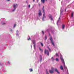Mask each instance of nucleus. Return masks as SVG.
Masks as SVG:
<instances>
[{"instance_id": "obj_1", "label": "nucleus", "mask_w": 74, "mask_h": 74, "mask_svg": "<svg viewBox=\"0 0 74 74\" xmlns=\"http://www.w3.org/2000/svg\"><path fill=\"white\" fill-rule=\"evenodd\" d=\"M50 40L52 45H53L54 47L55 46V44H54V42H53V39H52V37H50Z\"/></svg>"}, {"instance_id": "obj_2", "label": "nucleus", "mask_w": 74, "mask_h": 74, "mask_svg": "<svg viewBox=\"0 0 74 74\" xmlns=\"http://www.w3.org/2000/svg\"><path fill=\"white\" fill-rule=\"evenodd\" d=\"M49 71L50 73H51V74H53V73L54 72V69L53 68H51V70H49Z\"/></svg>"}, {"instance_id": "obj_3", "label": "nucleus", "mask_w": 74, "mask_h": 74, "mask_svg": "<svg viewBox=\"0 0 74 74\" xmlns=\"http://www.w3.org/2000/svg\"><path fill=\"white\" fill-rule=\"evenodd\" d=\"M45 54H47V55L48 56H49V51H48V50H47V49H45Z\"/></svg>"}, {"instance_id": "obj_4", "label": "nucleus", "mask_w": 74, "mask_h": 74, "mask_svg": "<svg viewBox=\"0 0 74 74\" xmlns=\"http://www.w3.org/2000/svg\"><path fill=\"white\" fill-rule=\"evenodd\" d=\"M18 5H17V4H16V5H13V7L14 8V9L12 11H15V9H16V6H17Z\"/></svg>"}, {"instance_id": "obj_5", "label": "nucleus", "mask_w": 74, "mask_h": 74, "mask_svg": "<svg viewBox=\"0 0 74 74\" xmlns=\"http://www.w3.org/2000/svg\"><path fill=\"white\" fill-rule=\"evenodd\" d=\"M49 17L50 19H51V21H53V18H52V15L51 14H49Z\"/></svg>"}, {"instance_id": "obj_6", "label": "nucleus", "mask_w": 74, "mask_h": 74, "mask_svg": "<svg viewBox=\"0 0 74 74\" xmlns=\"http://www.w3.org/2000/svg\"><path fill=\"white\" fill-rule=\"evenodd\" d=\"M39 12L38 13V15L39 16H41L42 15V14H41V10H39Z\"/></svg>"}, {"instance_id": "obj_7", "label": "nucleus", "mask_w": 74, "mask_h": 74, "mask_svg": "<svg viewBox=\"0 0 74 74\" xmlns=\"http://www.w3.org/2000/svg\"><path fill=\"white\" fill-rule=\"evenodd\" d=\"M55 71H56V73H57L58 74L60 73L59 72V71H58V69H55Z\"/></svg>"}, {"instance_id": "obj_8", "label": "nucleus", "mask_w": 74, "mask_h": 74, "mask_svg": "<svg viewBox=\"0 0 74 74\" xmlns=\"http://www.w3.org/2000/svg\"><path fill=\"white\" fill-rule=\"evenodd\" d=\"M60 59H61V61L62 62L63 64H64V63H64V59H63V58H61Z\"/></svg>"}, {"instance_id": "obj_9", "label": "nucleus", "mask_w": 74, "mask_h": 74, "mask_svg": "<svg viewBox=\"0 0 74 74\" xmlns=\"http://www.w3.org/2000/svg\"><path fill=\"white\" fill-rule=\"evenodd\" d=\"M44 17H45V18H46V17H45V13H43V16L42 18L43 21H44Z\"/></svg>"}, {"instance_id": "obj_10", "label": "nucleus", "mask_w": 74, "mask_h": 74, "mask_svg": "<svg viewBox=\"0 0 74 74\" xmlns=\"http://www.w3.org/2000/svg\"><path fill=\"white\" fill-rule=\"evenodd\" d=\"M60 69H61V70H63V66H62V65H61L60 66Z\"/></svg>"}, {"instance_id": "obj_11", "label": "nucleus", "mask_w": 74, "mask_h": 74, "mask_svg": "<svg viewBox=\"0 0 74 74\" xmlns=\"http://www.w3.org/2000/svg\"><path fill=\"white\" fill-rule=\"evenodd\" d=\"M64 24H63L62 25V29H64Z\"/></svg>"}, {"instance_id": "obj_12", "label": "nucleus", "mask_w": 74, "mask_h": 74, "mask_svg": "<svg viewBox=\"0 0 74 74\" xmlns=\"http://www.w3.org/2000/svg\"><path fill=\"white\" fill-rule=\"evenodd\" d=\"M41 1L42 3H45V0H41Z\"/></svg>"}, {"instance_id": "obj_13", "label": "nucleus", "mask_w": 74, "mask_h": 74, "mask_svg": "<svg viewBox=\"0 0 74 74\" xmlns=\"http://www.w3.org/2000/svg\"><path fill=\"white\" fill-rule=\"evenodd\" d=\"M64 68H65V69H67V67H66V66H65V63L64 64Z\"/></svg>"}, {"instance_id": "obj_14", "label": "nucleus", "mask_w": 74, "mask_h": 74, "mask_svg": "<svg viewBox=\"0 0 74 74\" xmlns=\"http://www.w3.org/2000/svg\"><path fill=\"white\" fill-rule=\"evenodd\" d=\"M29 70L30 72H32L33 71V69H29Z\"/></svg>"}, {"instance_id": "obj_15", "label": "nucleus", "mask_w": 74, "mask_h": 74, "mask_svg": "<svg viewBox=\"0 0 74 74\" xmlns=\"http://www.w3.org/2000/svg\"><path fill=\"white\" fill-rule=\"evenodd\" d=\"M60 17L59 18V19H58V21H57V23H59V21H60Z\"/></svg>"}, {"instance_id": "obj_16", "label": "nucleus", "mask_w": 74, "mask_h": 74, "mask_svg": "<svg viewBox=\"0 0 74 74\" xmlns=\"http://www.w3.org/2000/svg\"><path fill=\"white\" fill-rule=\"evenodd\" d=\"M63 11L62 10H60V14H62V13L63 12Z\"/></svg>"}, {"instance_id": "obj_17", "label": "nucleus", "mask_w": 74, "mask_h": 74, "mask_svg": "<svg viewBox=\"0 0 74 74\" xmlns=\"http://www.w3.org/2000/svg\"><path fill=\"white\" fill-rule=\"evenodd\" d=\"M73 14H74V13L72 12L71 13V17H73Z\"/></svg>"}, {"instance_id": "obj_18", "label": "nucleus", "mask_w": 74, "mask_h": 74, "mask_svg": "<svg viewBox=\"0 0 74 74\" xmlns=\"http://www.w3.org/2000/svg\"><path fill=\"white\" fill-rule=\"evenodd\" d=\"M46 74H49V73H48V71H47V70H46Z\"/></svg>"}, {"instance_id": "obj_19", "label": "nucleus", "mask_w": 74, "mask_h": 74, "mask_svg": "<svg viewBox=\"0 0 74 74\" xmlns=\"http://www.w3.org/2000/svg\"><path fill=\"white\" fill-rule=\"evenodd\" d=\"M56 62H58V61H59V59L58 58H56Z\"/></svg>"}, {"instance_id": "obj_20", "label": "nucleus", "mask_w": 74, "mask_h": 74, "mask_svg": "<svg viewBox=\"0 0 74 74\" xmlns=\"http://www.w3.org/2000/svg\"><path fill=\"white\" fill-rule=\"evenodd\" d=\"M56 56H59V54L56 53Z\"/></svg>"}, {"instance_id": "obj_21", "label": "nucleus", "mask_w": 74, "mask_h": 74, "mask_svg": "<svg viewBox=\"0 0 74 74\" xmlns=\"http://www.w3.org/2000/svg\"><path fill=\"white\" fill-rule=\"evenodd\" d=\"M40 61L41 62V60H42V58L41 57V55H40Z\"/></svg>"}, {"instance_id": "obj_22", "label": "nucleus", "mask_w": 74, "mask_h": 74, "mask_svg": "<svg viewBox=\"0 0 74 74\" xmlns=\"http://www.w3.org/2000/svg\"><path fill=\"white\" fill-rule=\"evenodd\" d=\"M63 57H62V55L61 54H60V58H62Z\"/></svg>"}, {"instance_id": "obj_23", "label": "nucleus", "mask_w": 74, "mask_h": 74, "mask_svg": "<svg viewBox=\"0 0 74 74\" xmlns=\"http://www.w3.org/2000/svg\"><path fill=\"white\" fill-rule=\"evenodd\" d=\"M43 14H45V10L44 9H43Z\"/></svg>"}, {"instance_id": "obj_24", "label": "nucleus", "mask_w": 74, "mask_h": 74, "mask_svg": "<svg viewBox=\"0 0 74 74\" xmlns=\"http://www.w3.org/2000/svg\"><path fill=\"white\" fill-rule=\"evenodd\" d=\"M41 45L42 47H44V45L42 43H41Z\"/></svg>"}, {"instance_id": "obj_25", "label": "nucleus", "mask_w": 74, "mask_h": 74, "mask_svg": "<svg viewBox=\"0 0 74 74\" xmlns=\"http://www.w3.org/2000/svg\"><path fill=\"white\" fill-rule=\"evenodd\" d=\"M47 39V36H45V40H46Z\"/></svg>"}, {"instance_id": "obj_26", "label": "nucleus", "mask_w": 74, "mask_h": 74, "mask_svg": "<svg viewBox=\"0 0 74 74\" xmlns=\"http://www.w3.org/2000/svg\"><path fill=\"white\" fill-rule=\"evenodd\" d=\"M34 48H35L36 47V45L35 44L34 45Z\"/></svg>"}, {"instance_id": "obj_27", "label": "nucleus", "mask_w": 74, "mask_h": 74, "mask_svg": "<svg viewBox=\"0 0 74 74\" xmlns=\"http://www.w3.org/2000/svg\"><path fill=\"white\" fill-rule=\"evenodd\" d=\"M42 33L43 34H44V31H42Z\"/></svg>"}, {"instance_id": "obj_28", "label": "nucleus", "mask_w": 74, "mask_h": 74, "mask_svg": "<svg viewBox=\"0 0 74 74\" xmlns=\"http://www.w3.org/2000/svg\"><path fill=\"white\" fill-rule=\"evenodd\" d=\"M31 40V39L30 37L29 38L27 39L28 40Z\"/></svg>"}, {"instance_id": "obj_29", "label": "nucleus", "mask_w": 74, "mask_h": 74, "mask_svg": "<svg viewBox=\"0 0 74 74\" xmlns=\"http://www.w3.org/2000/svg\"><path fill=\"white\" fill-rule=\"evenodd\" d=\"M35 42L34 41V42H33L34 44V45L35 44Z\"/></svg>"}, {"instance_id": "obj_30", "label": "nucleus", "mask_w": 74, "mask_h": 74, "mask_svg": "<svg viewBox=\"0 0 74 74\" xmlns=\"http://www.w3.org/2000/svg\"><path fill=\"white\" fill-rule=\"evenodd\" d=\"M16 24H14V27H15V26H16Z\"/></svg>"}, {"instance_id": "obj_31", "label": "nucleus", "mask_w": 74, "mask_h": 74, "mask_svg": "<svg viewBox=\"0 0 74 74\" xmlns=\"http://www.w3.org/2000/svg\"><path fill=\"white\" fill-rule=\"evenodd\" d=\"M30 5H29V8H30Z\"/></svg>"}, {"instance_id": "obj_32", "label": "nucleus", "mask_w": 74, "mask_h": 74, "mask_svg": "<svg viewBox=\"0 0 74 74\" xmlns=\"http://www.w3.org/2000/svg\"><path fill=\"white\" fill-rule=\"evenodd\" d=\"M39 50H40V51H41V48H39Z\"/></svg>"}, {"instance_id": "obj_33", "label": "nucleus", "mask_w": 74, "mask_h": 74, "mask_svg": "<svg viewBox=\"0 0 74 74\" xmlns=\"http://www.w3.org/2000/svg\"><path fill=\"white\" fill-rule=\"evenodd\" d=\"M5 23H3V25H5Z\"/></svg>"}, {"instance_id": "obj_34", "label": "nucleus", "mask_w": 74, "mask_h": 74, "mask_svg": "<svg viewBox=\"0 0 74 74\" xmlns=\"http://www.w3.org/2000/svg\"><path fill=\"white\" fill-rule=\"evenodd\" d=\"M49 51H51V49H49Z\"/></svg>"}, {"instance_id": "obj_35", "label": "nucleus", "mask_w": 74, "mask_h": 74, "mask_svg": "<svg viewBox=\"0 0 74 74\" xmlns=\"http://www.w3.org/2000/svg\"><path fill=\"white\" fill-rule=\"evenodd\" d=\"M49 35L50 36H51V34H50L49 33Z\"/></svg>"}, {"instance_id": "obj_36", "label": "nucleus", "mask_w": 74, "mask_h": 74, "mask_svg": "<svg viewBox=\"0 0 74 74\" xmlns=\"http://www.w3.org/2000/svg\"><path fill=\"white\" fill-rule=\"evenodd\" d=\"M44 6H43V8H42L43 10H44Z\"/></svg>"}, {"instance_id": "obj_37", "label": "nucleus", "mask_w": 74, "mask_h": 74, "mask_svg": "<svg viewBox=\"0 0 74 74\" xmlns=\"http://www.w3.org/2000/svg\"><path fill=\"white\" fill-rule=\"evenodd\" d=\"M44 6H43V8H42L43 10H44Z\"/></svg>"}, {"instance_id": "obj_38", "label": "nucleus", "mask_w": 74, "mask_h": 74, "mask_svg": "<svg viewBox=\"0 0 74 74\" xmlns=\"http://www.w3.org/2000/svg\"><path fill=\"white\" fill-rule=\"evenodd\" d=\"M33 0V1L34 2V1H35V0Z\"/></svg>"}, {"instance_id": "obj_39", "label": "nucleus", "mask_w": 74, "mask_h": 74, "mask_svg": "<svg viewBox=\"0 0 74 74\" xmlns=\"http://www.w3.org/2000/svg\"><path fill=\"white\" fill-rule=\"evenodd\" d=\"M38 0H37V2H38Z\"/></svg>"}, {"instance_id": "obj_40", "label": "nucleus", "mask_w": 74, "mask_h": 74, "mask_svg": "<svg viewBox=\"0 0 74 74\" xmlns=\"http://www.w3.org/2000/svg\"><path fill=\"white\" fill-rule=\"evenodd\" d=\"M66 9L65 10V12H66Z\"/></svg>"}, {"instance_id": "obj_41", "label": "nucleus", "mask_w": 74, "mask_h": 74, "mask_svg": "<svg viewBox=\"0 0 74 74\" xmlns=\"http://www.w3.org/2000/svg\"><path fill=\"white\" fill-rule=\"evenodd\" d=\"M53 57L51 58V59H53Z\"/></svg>"}, {"instance_id": "obj_42", "label": "nucleus", "mask_w": 74, "mask_h": 74, "mask_svg": "<svg viewBox=\"0 0 74 74\" xmlns=\"http://www.w3.org/2000/svg\"><path fill=\"white\" fill-rule=\"evenodd\" d=\"M48 0H46V1H47Z\"/></svg>"}, {"instance_id": "obj_43", "label": "nucleus", "mask_w": 74, "mask_h": 74, "mask_svg": "<svg viewBox=\"0 0 74 74\" xmlns=\"http://www.w3.org/2000/svg\"><path fill=\"white\" fill-rule=\"evenodd\" d=\"M8 0V1H10V0Z\"/></svg>"}, {"instance_id": "obj_44", "label": "nucleus", "mask_w": 74, "mask_h": 74, "mask_svg": "<svg viewBox=\"0 0 74 74\" xmlns=\"http://www.w3.org/2000/svg\"><path fill=\"white\" fill-rule=\"evenodd\" d=\"M17 32H18V31H17Z\"/></svg>"}, {"instance_id": "obj_45", "label": "nucleus", "mask_w": 74, "mask_h": 74, "mask_svg": "<svg viewBox=\"0 0 74 74\" xmlns=\"http://www.w3.org/2000/svg\"><path fill=\"white\" fill-rule=\"evenodd\" d=\"M51 33H53V32H51Z\"/></svg>"}, {"instance_id": "obj_46", "label": "nucleus", "mask_w": 74, "mask_h": 74, "mask_svg": "<svg viewBox=\"0 0 74 74\" xmlns=\"http://www.w3.org/2000/svg\"><path fill=\"white\" fill-rule=\"evenodd\" d=\"M32 47V46L31 45V47Z\"/></svg>"}]
</instances>
